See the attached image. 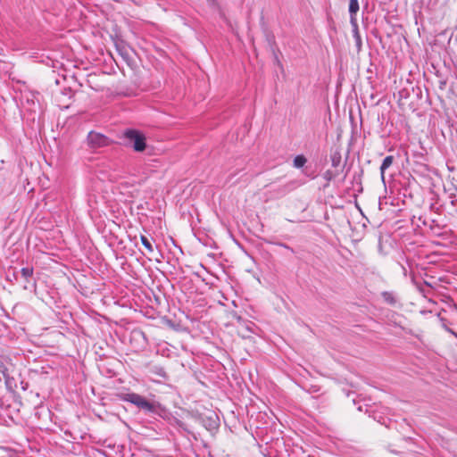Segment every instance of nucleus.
<instances>
[{"label":"nucleus","instance_id":"7ed1b4c3","mask_svg":"<svg viewBox=\"0 0 457 457\" xmlns=\"http://www.w3.org/2000/svg\"><path fill=\"white\" fill-rule=\"evenodd\" d=\"M360 9L358 0H350L349 2V13H350V22L353 28L355 36L357 37V40L360 41V37L358 35V23L356 19V14Z\"/></svg>","mask_w":457,"mask_h":457},{"label":"nucleus","instance_id":"f8f14e48","mask_svg":"<svg viewBox=\"0 0 457 457\" xmlns=\"http://www.w3.org/2000/svg\"><path fill=\"white\" fill-rule=\"evenodd\" d=\"M322 177L327 181L326 186H328L329 182L336 177V174L332 170H328L322 174Z\"/></svg>","mask_w":457,"mask_h":457},{"label":"nucleus","instance_id":"20e7f679","mask_svg":"<svg viewBox=\"0 0 457 457\" xmlns=\"http://www.w3.org/2000/svg\"><path fill=\"white\" fill-rule=\"evenodd\" d=\"M107 142H108V137H106L103 134L91 131L87 135V143L93 148H97V147L106 145Z\"/></svg>","mask_w":457,"mask_h":457},{"label":"nucleus","instance_id":"f257e3e1","mask_svg":"<svg viewBox=\"0 0 457 457\" xmlns=\"http://www.w3.org/2000/svg\"><path fill=\"white\" fill-rule=\"evenodd\" d=\"M120 399L137 406L146 413H155L157 411L156 403L150 402L145 397L136 393H121L120 395Z\"/></svg>","mask_w":457,"mask_h":457},{"label":"nucleus","instance_id":"9b49d317","mask_svg":"<svg viewBox=\"0 0 457 457\" xmlns=\"http://www.w3.org/2000/svg\"><path fill=\"white\" fill-rule=\"evenodd\" d=\"M140 239H141V243L142 245L145 246V248L149 252V253H153L154 252V247L150 242V240L145 237V236H141L140 237Z\"/></svg>","mask_w":457,"mask_h":457},{"label":"nucleus","instance_id":"39448f33","mask_svg":"<svg viewBox=\"0 0 457 457\" xmlns=\"http://www.w3.org/2000/svg\"><path fill=\"white\" fill-rule=\"evenodd\" d=\"M393 162H394V156L387 155L386 157L384 158V160L381 163L379 170H380L381 179L384 183H385V172L392 165Z\"/></svg>","mask_w":457,"mask_h":457},{"label":"nucleus","instance_id":"0eeeda50","mask_svg":"<svg viewBox=\"0 0 457 457\" xmlns=\"http://www.w3.org/2000/svg\"><path fill=\"white\" fill-rule=\"evenodd\" d=\"M151 372L155 374V375H157L158 377H160L162 378H167L166 371L161 366H158V365L153 366L152 369H151Z\"/></svg>","mask_w":457,"mask_h":457},{"label":"nucleus","instance_id":"ddd939ff","mask_svg":"<svg viewBox=\"0 0 457 457\" xmlns=\"http://www.w3.org/2000/svg\"><path fill=\"white\" fill-rule=\"evenodd\" d=\"M341 162V155L339 154H334L331 155V164L333 167L337 168L340 165Z\"/></svg>","mask_w":457,"mask_h":457},{"label":"nucleus","instance_id":"2eb2a0df","mask_svg":"<svg viewBox=\"0 0 457 457\" xmlns=\"http://www.w3.org/2000/svg\"><path fill=\"white\" fill-rule=\"evenodd\" d=\"M281 245L287 249H289V246H287V245L281 244Z\"/></svg>","mask_w":457,"mask_h":457},{"label":"nucleus","instance_id":"dca6fc26","mask_svg":"<svg viewBox=\"0 0 457 457\" xmlns=\"http://www.w3.org/2000/svg\"><path fill=\"white\" fill-rule=\"evenodd\" d=\"M451 203L453 205H455V199H452Z\"/></svg>","mask_w":457,"mask_h":457},{"label":"nucleus","instance_id":"1a4fd4ad","mask_svg":"<svg viewBox=\"0 0 457 457\" xmlns=\"http://www.w3.org/2000/svg\"><path fill=\"white\" fill-rule=\"evenodd\" d=\"M307 160L303 155H297L294 159V166L295 168H302L306 163Z\"/></svg>","mask_w":457,"mask_h":457},{"label":"nucleus","instance_id":"6e6552de","mask_svg":"<svg viewBox=\"0 0 457 457\" xmlns=\"http://www.w3.org/2000/svg\"><path fill=\"white\" fill-rule=\"evenodd\" d=\"M0 373L3 375V377L5 380V384L7 386H9L10 385V376L8 373V369L3 362H0Z\"/></svg>","mask_w":457,"mask_h":457},{"label":"nucleus","instance_id":"4468645a","mask_svg":"<svg viewBox=\"0 0 457 457\" xmlns=\"http://www.w3.org/2000/svg\"><path fill=\"white\" fill-rule=\"evenodd\" d=\"M378 422H380V423H382V424H385V420H381L380 419H378Z\"/></svg>","mask_w":457,"mask_h":457},{"label":"nucleus","instance_id":"9d476101","mask_svg":"<svg viewBox=\"0 0 457 457\" xmlns=\"http://www.w3.org/2000/svg\"><path fill=\"white\" fill-rule=\"evenodd\" d=\"M381 295H382L384 301L386 302L387 303L392 304V305L395 303V302H396L395 298L391 292L385 291Z\"/></svg>","mask_w":457,"mask_h":457},{"label":"nucleus","instance_id":"f03ea898","mask_svg":"<svg viewBox=\"0 0 457 457\" xmlns=\"http://www.w3.org/2000/svg\"><path fill=\"white\" fill-rule=\"evenodd\" d=\"M124 137L132 145L136 152H143L146 147V138L145 135L137 129H126L124 131Z\"/></svg>","mask_w":457,"mask_h":457},{"label":"nucleus","instance_id":"423d86ee","mask_svg":"<svg viewBox=\"0 0 457 457\" xmlns=\"http://www.w3.org/2000/svg\"><path fill=\"white\" fill-rule=\"evenodd\" d=\"M21 275L24 278L25 282L29 283L33 275V269L29 267L22 268L21 270Z\"/></svg>","mask_w":457,"mask_h":457}]
</instances>
